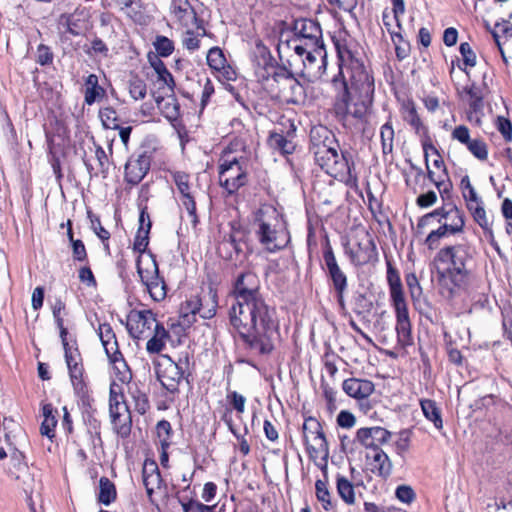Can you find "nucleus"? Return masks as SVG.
<instances>
[{"instance_id":"1","label":"nucleus","mask_w":512,"mask_h":512,"mask_svg":"<svg viewBox=\"0 0 512 512\" xmlns=\"http://www.w3.org/2000/svg\"><path fill=\"white\" fill-rule=\"evenodd\" d=\"M261 283L253 271L238 274L232 285L228 315L244 346L254 354L267 355L280 338L276 310L261 293Z\"/></svg>"},{"instance_id":"2","label":"nucleus","mask_w":512,"mask_h":512,"mask_svg":"<svg viewBox=\"0 0 512 512\" xmlns=\"http://www.w3.org/2000/svg\"><path fill=\"white\" fill-rule=\"evenodd\" d=\"M339 72L332 79L336 91L333 109L339 121L365 117L374 95V79L346 44L336 43Z\"/></svg>"},{"instance_id":"3","label":"nucleus","mask_w":512,"mask_h":512,"mask_svg":"<svg viewBox=\"0 0 512 512\" xmlns=\"http://www.w3.org/2000/svg\"><path fill=\"white\" fill-rule=\"evenodd\" d=\"M474 250L467 243L441 248L435 258V263L447 265L443 269L436 268L437 283L440 294L452 299L465 291L473 278Z\"/></svg>"},{"instance_id":"4","label":"nucleus","mask_w":512,"mask_h":512,"mask_svg":"<svg viewBox=\"0 0 512 512\" xmlns=\"http://www.w3.org/2000/svg\"><path fill=\"white\" fill-rule=\"evenodd\" d=\"M310 141V151L322 170L351 188L357 186L358 178L354 173L353 162H350L348 153H338L339 144L330 130L324 126L312 128Z\"/></svg>"},{"instance_id":"5","label":"nucleus","mask_w":512,"mask_h":512,"mask_svg":"<svg viewBox=\"0 0 512 512\" xmlns=\"http://www.w3.org/2000/svg\"><path fill=\"white\" fill-rule=\"evenodd\" d=\"M255 235L270 253L284 249L289 242V233L282 215L272 205H262L254 217Z\"/></svg>"},{"instance_id":"6","label":"nucleus","mask_w":512,"mask_h":512,"mask_svg":"<svg viewBox=\"0 0 512 512\" xmlns=\"http://www.w3.org/2000/svg\"><path fill=\"white\" fill-rule=\"evenodd\" d=\"M387 281L390 288V298L396 315V333L401 346L413 343L411 321L407 303L404 297L402 283L398 271L388 262Z\"/></svg>"},{"instance_id":"7","label":"nucleus","mask_w":512,"mask_h":512,"mask_svg":"<svg viewBox=\"0 0 512 512\" xmlns=\"http://www.w3.org/2000/svg\"><path fill=\"white\" fill-rule=\"evenodd\" d=\"M257 74L262 79L272 75L278 86V96L286 103L304 102L306 98L304 86L287 70L276 69L268 57L264 58V67L259 68Z\"/></svg>"},{"instance_id":"8","label":"nucleus","mask_w":512,"mask_h":512,"mask_svg":"<svg viewBox=\"0 0 512 512\" xmlns=\"http://www.w3.org/2000/svg\"><path fill=\"white\" fill-rule=\"evenodd\" d=\"M219 184L229 194H235L248 181L247 161L225 150L218 166Z\"/></svg>"},{"instance_id":"9","label":"nucleus","mask_w":512,"mask_h":512,"mask_svg":"<svg viewBox=\"0 0 512 512\" xmlns=\"http://www.w3.org/2000/svg\"><path fill=\"white\" fill-rule=\"evenodd\" d=\"M187 365V356L184 359L180 358L177 362L172 360L169 355L161 356V360L156 365L157 379L169 393L179 392V386L186 378Z\"/></svg>"},{"instance_id":"10","label":"nucleus","mask_w":512,"mask_h":512,"mask_svg":"<svg viewBox=\"0 0 512 512\" xmlns=\"http://www.w3.org/2000/svg\"><path fill=\"white\" fill-rule=\"evenodd\" d=\"M438 223L442 225L451 235L458 234L463 231L465 221L463 212L455 205H447L434 210L421 217L417 223V230L428 226L431 220L438 217Z\"/></svg>"},{"instance_id":"11","label":"nucleus","mask_w":512,"mask_h":512,"mask_svg":"<svg viewBox=\"0 0 512 512\" xmlns=\"http://www.w3.org/2000/svg\"><path fill=\"white\" fill-rule=\"evenodd\" d=\"M157 321L155 314L150 309H132L126 317V328L129 335L136 340L147 339L153 332Z\"/></svg>"},{"instance_id":"12","label":"nucleus","mask_w":512,"mask_h":512,"mask_svg":"<svg viewBox=\"0 0 512 512\" xmlns=\"http://www.w3.org/2000/svg\"><path fill=\"white\" fill-rule=\"evenodd\" d=\"M302 429L308 452L311 455L323 453L327 458L329 447L320 422L314 417H308L305 419Z\"/></svg>"},{"instance_id":"13","label":"nucleus","mask_w":512,"mask_h":512,"mask_svg":"<svg viewBox=\"0 0 512 512\" xmlns=\"http://www.w3.org/2000/svg\"><path fill=\"white\" fill-rule=\"evenodd\" d=\"M323 259L326 265L328 276L331 279L333 287L336 291L338 303L341 307H344V293L348 286L347 276L338 265L329 241H327L324 247Z\"/></svg>"},{"instance_id":"14","label":"nucleus","mask_w":512,"mask_h":512,"mask_svg":"<svg viewBox=\"0 0 512 512\" xmlns=\"http://www.w3.org/2000/svg\"><path fill=\"white\" fill-rule=\"evenodd\" d=\"M188 306L196 309L197 314L203 319H211L216 315L218 307V295L216 289L208 286L201 289L200 293L188 299Z\"/></svg>"},{"instance_id":"15","label":"nucleus","mask_w":512,"mask_h":512,"mask_svg":"<svg viewBox=\"0 0 512 512\" xmlns=\"http://www.w3.org/2000/svg\"><path fill=\"white\" fill-rule=\"evenodd\" d=\"M172 179L181 194V201L190 217L191 224L195 227L198 223L196 214V202L191 192L190 176L183 171L171 172Z\"/></svg>"},{"instance_id":"16","label":"nucleus","mask_w":512,"mask_h":512,"mask_svg":"<svg viewBox=\"0 0 512 512\" xmlns=\"http://www.w3.org/2000/svg\"><path fill=\"white\" fill-rule=\"evenodd\" d=\"M392 433L380 426L363 427L357 430V441L367 449L373 452L382 450L381 445L386 444L391 439Z\"/></svg>"},{"instance_id":"17","label":"nucleus","mask_w":512,"mask_h":512,"mask_svg":"<svg viewBox=\"0 0 512 512\" xmlns=\"http://www.w3.org/2000/svg\"><path fill=\"white\" fill-rule=\"evenodd\" d=\"M151 157L148 152L132 155L125 165V180L132 185L140 183L150 169Z\"/></svg>"},{"instance_id":"18","label":"nucleus","mask_w":512,"mask_h":512,"mask_svg":"<svg viewBox=\"0 0 512 512\" xmlns=\"http://www.w3.org/2000/svg\"><path fill=\"white\" fill-rule=\"evenodd\" d=\"M295 38L309 46L323 43L320 25L311 19H298L294 23Z\"/></svg>"},{"instance_id":"19","label":"nucleus","mask_w":512,"mask_h":512,"mask_svg":"<svg viewBox=\"0 0 512 512\" xmlns=\"http://www.w3.org/2000/svg\"><path fill=\"white\" fill-rule=\"evenodd\" d=\"M324 50L323 43L317 44L315 47L310 46V50L302 59L304 70L303 74L308 77H318L321 75V68L324 66Z\"/></svg>"},{"instance_id":"20","label":"nucleus","mask_w":512,"mask_h":512,"mask_svg":"<svg viewBox=\"0 0 512 512\" xmlns=\"http://www.w3.org/2000/svg\"><path fill=\"white\" fill-rule=\"evenodd\" d=\"M343 391L357 400L368 398L375 390L374 383L367 379L349 378L342 384Z\"/></svg>"},{"instance_id":"21","label":"nucleus","mask_w":512,"mask_h":512,"mask_svg":"<svg viewBox=\"0 0 512 512\" xmlns=\"http://www.w3.org/2000/svg\"><path fill=\"white\" fill-rule=\"evenodd\" d=\"M171 12L183 27L189 28L198 22L197 14L188 0H172Z\"/></svg>"},{"instance_id":"22","label":"nucleus","mask_w":512,"mask_h":512,"mask_svg":"<svg viewBox=\"0 0 512 512\" xmlns=\"http://www.w3.org/2000/svg\"><path fill=\"white\" fill-rule=\"evenodd\" d=\"M109 414L110 416L131 414L125 401L122 384L112 382L109 389Z\"/></svg>"},{"instance_id":"23","label":"nucleus","mask_w":512,"mask_h":512,"mask_svg":"<svg viewBox=\"0 0 512 512\" xmlns=\"http://www.w3.org/2000/svg\"><path fill=\"white\" fill-rule=\"evenodd\" d=\"M170 338V334L168 330L163 326V324L156 325L153 329L152 334L150 335L146 343V350L149 354H158L162 352L166 346L167 341Z\"/></svg>"},{"instance_id":"24","label":"nucleus","mask_w":512,"mask_h":512,"mask_svg":"<svg viewBox=\"0 0 512 512\" xmlns=\"http://www.w3.org/2000/svg\"><path fill=\"white\" fill-rule=\"evenodd\" d=\"M371 459V471L377 476L387 479L393 470L389 456L383 450H377L373 452Z\"/></svg>"},{"instance_id":"25","label":"nucleus","mask_w":512,"mask_h":512,"mask_svg":"<svg viewBox=\"0 0 512 512\" xmlns=\"http://www.w3.org/2000/svg\"><path fill=\"white\" fill-rule=\"evenodd\" d=\"M71 384L75 394L85 404L89 402L88 386L84 381V367L83 365L68 368Z\"/></svg>"},{"instance_id":"26","label":"nucleus","mask_w":512,"mask_h":512,"mask_svg":"<svg viewBox=\"0 0 512 512\" xmlns=\"http://www.w3.org/2000/svg\"><path fill=\"white\" fill-rule=\"evenodd\" d=\"M43 422L40 427V432L43 436L53 439L55 437V428L57 425L58 411L52 404L48 403L42 407Z\"/></svg>"},{"instance_id":"27","label":"nucleus","mask_w":512,"mask_h":512,"mask_svg":"<svg viewBox=\"0 0 512 512\" xmlns=\"http://www.w3.org/2000/svg\"><path fill=\"white\" fill-rule=\"evenodd\" d=\"M149 63L156 72L158 81L167 86L170 92H173L175 82L165 63L156 55L149 56Z\"/></svg>"},{"instance_id":"28","label":"nucleus","mask_w":512,"mask_h":512,"mask_svg":"<svg viewBox=\"0 0 512 512\" xmlns=\"http://www.w3.org/2000/svg\"><path fill=\"white\" fill-rule=\"evenodd\" d=\"M103 347H104V350H105L106 355H107L108 359L110 360V362H112L113 364H117V363L121 362L125 368H128L126 363L124 362L122 353L119 350L118 342H117L116 338L109 342L104 343ZM130 379H131V373H130L129 369H127V371L122 374L121 381L124 383V382L130 381Z\"/></svg>"},{"instance_id":"29","label":"nucleus","mask_w":512,"mask_h":512,"mask_svg":"<svg viewBox=\"0 0 512 512\" xmlns=\"http://www.w3.org/2000/svg\"><path fill=\"white\" fill-rule=\"evenodd\" d=\"M155 101L157 103L158 109L161 111L163 116L169 121H175L179 117V104L177 99L170 95L166 98L164 97H156Z\"/></svg>"},{"instance_id":"30","label":"nucleus","mask_w":512,"mask_h":512,"mask_svg":"<svg viewBox=\"0 0 512 512\" xmlns=\"http://www.w3.org/2000/svg\"><path fill=\"white\" fill-rule=\"evenodd\" d=\"M104 94L105 90L98 84V77L95 74L88 75L85 80V103L87 105H92L99 98L103 97Z\"/></svg>"},{"instance_id":"31","label":"nucleus","mask_w":512,"mask_h":512,"mask_svg":"<svg viewBox=\"0 0 512 512\" xmlns=\"http://www.w3.org/2000/svg\"><path fill=\"white\" fill-rule=\"evenodd\" d=\"M420 406L424 416L431 422H433L435 428L442 429L443 421L441 417V411L437 407L436 402L431 399H422Z\"/></svg>"},{"instance_id":"32","label":"nucleus","mask_w":512,"mask_h":512,"mask_svg":"<svg viewBox=\"0 0 512 512\" xmlns=\"http://www.w3.org/2000/svg\"><path fill=\"white\" fill-rule=\"evenodd\" d=\"M145 265L146 266L143 267L140 259L137 261V273L144 285L155 280L159 276L158 264L154 259L147 260Z\"/></svg>"},{"instance_id":"33","label":"nucleus","mask_w":512,"mask_h":512,"mask_svg":"<svg viewBox=\"0 0 512 512\" xmlns=\"http://www.w3.org/2000/svg\"><path fill=\"white\" fill-rule=\"evenodd\" d=\"M113 430L122 438H126L131 433L132 418L131 414H122L110 416Z\"/></svg>"},{"instance_id":"34","label":"nucleus","mask_w":512,"mask_h":512,"mask_svg":"<svg viewBox=\"0 0 512 512\" xmlns=\"http://www.w3.org/2000/svg\"><path fill=\"white\" fill-rule=\"evenodd\" d=\"M99 497L98 500L104 505H109L116 498L115 485L107 478L101 477L99 481Z\"/></svg>"},{"instance_id":"35","label":"nucleus","mask_w":512,"mask_h":512,"mask_svg":"<svg viewBox=\"0 0 512 512\" xmlns=\"http://www.w3.org/2000/svg\"><path fill=\"white\" fill-rule=\"evenodd\" d=\"M337 492L346 504L355 503V492L353 484L344 476L337 477Z\"/></svg>"},{"instance_id":"36","label":"nucleus","mask_w":512,"mask_h":512,"mask_svg":"<svg viewBox=\"0 0 512 512\" xmlns=\"http://www.w3.org/2000/svg\"><path fill=\"white\" fill-rule=\"evenodd\" d=\"M130 396L134 402V408L139 414H145L149 408V400L145 392L141 391L136 385L129 387Z\"/></svg>"},{"instance_id":"37","label":"nucleus","mask_w":512,"mask_h":512,"mask_svg":"<svg viewBox=\"0 0 512 512\" xmlns=\"http://www.w3.org/2000/svg\"><path fill=\"white\" fill-rule=\"evenodd\" d=\"M380 138L383 154L387 155L393 151L394 129L391 122H386L380 129Z\"/></svg>"},{"instance_id":"38","label":"nucleus","mask_w":512,"mask_h":512,"mask_svg":"<svg viewBox=\"0 0 512 512\" xmlns=\"http://www.w3.org/2000/svg\"><path fill=\"white\" fill-rule=\"evenodd\" d=\"M145 286L153 300L161 301L166 297V284L162 277L158 276L155 280L145 284Z\"/></svg>"},{"instance_id":"39","label":"nucleus","mask_w":512,"mask_h":512,"mask_svg":"<svg viewBox=\"0 0 512 512\" xmlns=\"http://www.w3.org/2000/svg\"><path fill=\"white\" fill-rule=\"evenodd\" d=\"M197 28L201 33H195L192 30H187L184 34L182 44L189 51H195L200 47V38L206 35V30L203 26L197 24Z\"/></svg>"},{"instance_id":"40","label":"nucleus","mask_w":512,"mask_h":512,"mask_svg":"<svg viewBox=\"0 0 512 512\" xmlns=\"http://www.w3.org/2000/svg\"><path fill=\"white\" fill-rule=\"evenodd\" d=\"M206 60L208 66L215 71H221V68H224L227 62L223 51L219 47L209 49Z\"/></svg>"},{"instance_id":"41","label":"nucleus","mask_w":512,"mask_h":512,"mask_svg":"<svg viewBox=\"0 0 512 512\" xmlns=\"http://www.w3.org/2000/svg\"><path fill=\"white\" fill-rule=\"evenodd\" d=\"M451 234L442 225L432 230L425 239V245L429 250H436L440 246V241Z\"/></svg>"},{"instance_id":"42","label":"nucleus","mask_w":512,"mask_h":512,"mask_svg":"<svg viewBox=\"0 0 512 512\" xmlns=\"http://www.w3.org/2000/svg\"><path fill=\"white\" fill-rule=\"evenodd\" d=\"M151 229V221L148 220L146 227H139L134 239V250L143 253L149 244V233Z\"/></svg>"},{"instance_id":"43","label":"nucleus","mask_w":512,"mask_h":512,"mask_svg":"<svg viewBox=\"0 0 512 512\" xmlns=\"http://www.w3.org/2000/svg\"><path fill=\"white\" fill-rule=\"evenodd\" d=\"M154 48L157 52L156 56L168 57L174 51V43L166 36L158 35L153 42Z\"/></svg>"},{"instance_id":"44","label":"nucleus","mask_w":512,"mask_h":512,"mask_svg":"<svg viewBox=\"0 0 512 512\" xmlns=\"http://www.w3.org/2000/svg\"><path fill=\"white\" fill-rule=\"evenodd\" d=\"M316 497L322 503L324 510L332 509L331 494L328 490L327 483L322 480H317L315 483Z\"/></svg>"},{"instance_id":"45","label":"nucleus","mask_w":512,"mask_h":512,"mask_svg":"<svg viewBox=\"0 0 512 512\" xmlns=\"http://www.w3.org/2000/svg\"><path fill=\"white\" fill-rule=\"evenodd\" d=\"M172 433L171 424L167 420H161L156 425V434L160 441L162 449H167L170 445Z\"/></svg>"},{"instance_id":"46","label":"nucleus","mask_w":512,"mask_h":512,"mask_svg":"<svg viewBox=\"0 0 512 512\" xmlns=\"http://www.w3.org/2000/svg\"><path fill=\"white\" fill-rule=\"evenodd\" d=\"M88 217L90 218L91 228L103 242L104 248L109 250L108 240L110 238V233L102 226L99 217L93 215L90 211H88Z\"/></svg>"},{"instance_id":"47","label":"nucleus","mask_w":512,"mask_h":512,"mask_svg":"<svg viewBox=\"0 0 512 512\" xmlns=\"http://www.w3.org/2000/svg\"><path fill=\"white\" fill-rule=\"evenodd\" d=\"M99 117L101 119L102 125L106 129H118V117L115 109L112 107H105L100 109Z\"/></svg>"},{"instance_id":"48","label":"nucleus","mask_w":512,"mask_h":512,"mask_svg":"<svg viewBox=\"0 0 512 512\" xmlns=\"http://www.w3.org/2000/svg\"><path fill=\"white\" fill-rule=\"evenodd\" d=\"M129 93L134 100H141L147 94V85L139 77H133L129 81Z\"/></svg>"},{"instance_id":"49","label":"nucleus","mask_w":512,"mask_h":512,"mask_svg":"<svg viewBox=\"0 0 512 512\" xmlns=\"http://www.w3.org/2000/svg\"><path fill=\"white\" fill-rule=\"evenodd\" d=\"M270 145L284 154H290L294 149L293 144L284 135L273 133L269 138Z\"/></svg>"},{"instance_id":"50","label":"nucleus","mask_w":512,"mask_h":512,"mask_svg":"<svg viewBox=\"0 0 512 512\" xmlns=\"http://www.w3.org/2000/svg\"><path fill=\"white\" fill-rule=\"evenodd\" d=\"M466 93L470 97V108L476 112L480 110L483 107V93L480 87L476 86L475 84H472L471 86L467 87Z\"/></svg>"},{"instance_id":"51","label":"nucleus","mask_w":512,"mask_h":512,"mask_svg":"<svg viewBox=\"0 0 512 512\" xmlns=\"http://www.w3.org/2000/svg\"><path fill=\"white\" fill-rule=\"evenodd\" d=\"M471 154L481 161H485L488 157V148L486 143L480 139H473L467 146Z\"/></svg>"},{"instance_id":"52","label":"nucleus","mask_w":512,"mask_h":512,"mask_svg":"<svg viewBox=\"0 0 512 512\" xmlns=\"http://www.w3.org/2000/svg\"><path fill=\"white\" fill-rule=\"evenodd\" d=\"M222 419L226 423V425H227L228 429L230 430V432L239 440V450H240V452L243 455L249 454L250 446H249L247 440L243 436L238 434V432H237V430H236V428H235V426L233 424L231 416H228L227 414H224Z\"/></svg>"},{"instance_id":"53","label":"nucleus","mask_w":512,"mask_h":512,"mask_svg":"<svg viewBox=\"0 0 512 512\" xmlns=\"http://www.w3.org/2000/svg\"><path fill=\"white\" fill-rule=\"evenodd\" d=\"M404 120L409 123L416 131L422 127L421 119L413 103L405 105Z\"/></svg>"},{"instance_id":"54","label":"nucleus","mask_w":512,"mask_h":512,"mask_svg":"<svg viewBox=\"0 0 512 512\" xmlns=\"http://www.w3.org/2000/svg\"><path fill=\"white\" fill-rule=\"evenodd\" d=\"M196 309L190 308L188 306V299L181 305L180 307V323L183 326H191L196 322Z\"/></svg>"},{"instance_id":"55","label":"nucleus","mask_w":512,"mask_h":512,"mask_svg":"<svg viewBox=\"0 0 512 512\" xmlns=\"http://www.w3.org/2000/svg\"><path fill=\"white\" fill-rule=\"evenodd\" d=\"M493 38L497 46L501 49L499 38L501 35L505 37H512V24L508 21H502L495 24V29L492 31Z\"/></svg>"},{"instance_id":"56","label":"nucleus","mask_w":512,"mask_h":512,"mask_svg":"<svg viewBox=\"0 0 512 512\" xmlns=\"http://www.w3.org/2000/svg\"><path fill=\"white\" fill-rule=\"evenodd\" d=\"M64 351H65V360H66V364H67L68 368L83 365L81 355L77 348H74L73 346L66 347L64 349Z\"/></svg>"},{"instance_id":"57","label":"nucleus","mask_w":512,"mask_h":512,"mask_svg":"<svg viewBox=\"0 0 512 512\" xmlns=\"http://www.w3.org/2000/svg\"><path fill=\"white\" fill-rule=\"evenodd\" d=\"M227 400L229 401L233 409L237 411V413L242 414L244 412L246 398L243 395L239 394L236 391H231L227 394Z\"/></svg>"},{"instance_id":"58","label":"nucleus","mask_w":512,"mask_h":512,"mask_svg":"<svg viewBox=\"0 0 512 512\" xmlns=\"http://www.w3.org/2000/svg\"><path fill=\"white\" fill-rule=\"evenodd\" d=\"M53 61V53L50 48L44 44H40L37 48L36 62L41 66L51 64Z\"/></svg>"},{"instance_id":"59","label":"nucleus","mask_w":512,"mask_h":512,"mask_svg":"<svg viewBox=\"0 0 512 512\" xmlns=\"http://www.w3.org/2000/svg\"><path fill=\"white\" fill-rule=\"evenodd\" d=\"M454 140L467 146L473 139L470 138V130L465 125H459L454 128L451 134Z\"/></svg>"},{"instance_id":"60","label":"nucleus","mask_w":512,"mask_h":512,"mask_svg":"<svg viewBox=\"0 0 512 512\" xmlns=\"http://www.w3.org/2000/svg\"><path fill=\"white\" fill-rule=\"evenodd\" d=\"M396 497L402 503L410 504L415 499L414 490L408 485H400L396 489Z\"/></svg>"},{"instance_id":"61","label":"nucleus","mask_w":512,"mask_h":512,"mask_svg":"<svg viewBox=\"0 0 512 512\" xmlns=\"http://www.w3.org/2000/svg\"><path fill=\"white\" fill-rule=\"evenodd\" d=\"M143 484L146 488V492H147V495L149 497H151V495L153 494V492L156 490V489H160L162 484H163V480H162V477H161V474H156L154 476H149V477H146L143 479Z\"/></svg>"},{"instance_id":"62","label":"nucleus","mask_w":512,"mask_h":512,"mask_svg":"<svg viewBox=\"0 0 512 512\" xmlns=\"http://www.w3.org/2000/svg\"><path fill=\"white\" fill-rule=\"evenodd\" d=\"M459 50L463 57L464 64L466 66L473 67L476 65V55H475L474 51L472 50L469 43H467V42L461 43Z\"/></svg>"},{"instance_id":"63","label":"nucleus","mask_w":512,"mask_h":512,"mask_svg":"<svg viewBox=\"0 0 512 512\" xmlns=\"http://www.w3.org/2000/svg\"><path fill=\"white\" fill-rule=\"evenodd\" d=\"M410 445V433L407 430H403L399 433V439L395 443V449L397 454L402 455L408 451Z\"/></svg>"},{"instance_id":"64","label":"nucleus","mask_w":512,"mask_h":512,"mask_svg":"<svg viewBox=\"0 0 512 512\" xmlns=\"http://www.w3.org/2000/svg\"><path fill=\"white\" fill-rule=\"evenodd\" d=\"M337 424L342 428L349 429L356 424V418L351 412L342 410L337 416Z\"/></svg>"}]
</instances>
